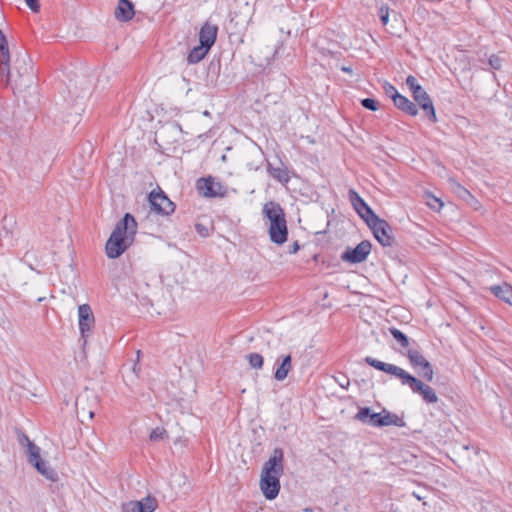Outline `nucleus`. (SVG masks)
<instances>
[{"instance_id":"1","label":"nucleus","mask_w":512,"mask_h":512,"mask_svg":"<svg viewBox=\"0 0 512 512\" xmlns=\"http://www.w3.org/2000/svg\"><path fill=\"white\" fill-rule=\"evenodd\" d=\"M284 472V454L282 449L273 450L269 459L263 464L259 486L268 500L275 499L280 491V477Z\"/></svg>"},{"instance_id":"2","label":"nucleus","mask_w":512,"mask_h":512,"mask_svg":"<svg viewBox=\"0 0 512 512\" xmlns=\"http://www.w3.org/2000/svg\"><path fill=\"white\" fill-rule=\"evenodd\" d=\"M365 361L375 369L399 378L402 384L408 385L413 392L419 393L425 402L436 403L438 401V396L432 387L424 384L422 381L407 373L402 368L393 364L376 360L372 357H366Z\"/></svg>"},{"instance_id":"3","label":"nucleus","mask_w":512,"mask_h":512,"mask_svg":"<svg viewBox=\"0 0 512 512\" xmlns=\"http://www.w3.org/2000/svg\"><path fill=\"white\" fill-rule=\"evenodd\" d=\"M0 75L5 77L6 84L11 85L14 90L23 91L32 82L30 59L24 53L19 54L14 61L13 69L9 67L8 73L0 71Z\"/></svg>"},{"instance_id":"4","label":"nucleus","mask_w":512,"mask_h":512,"mask_svg":"<svg viewBox=\"0 0 512 512\" xmlns=\"http://www.w3.org/2000/svg\"><path fill=\"white\" fill-rule=\"evenodd\" d=\"M19 442L25 450L28 462L47 480L55 482L58 480L56 471L50 466L49 462L41 457V449L33 443L25 434L21 435Z\"/></svg>"},{"instance_id":"5","label":"nucleus","mask_w":512,"mask_h":512,"mask_svg":"<svg viewBox=\"0 0 512 512\" xmlns=\"http://www.w3.org/2000/svg\"><path fill=\"white\" fill-rule=\"evenodd\" d=\"M370 216L366 219L367 225L372 229L375 238L383 246L393 244L392 228L383 219H380L373 211H369Z\"/></svg>"},{"instance_id":"6","label":"nucleus","mask_w":512,"mask_h":512,"mask_svg":"<svg viewBox=\"0 0 512 512\" xmlns=\"http://www.w3.org/2000/svg\"><path fill=\"white\" fill-rule=\"evenodd\" d=\"M98 401L97 394L89 389H85L78 395L75 405L77 414L82 422L93 419Z\"/></svg>"},{"instance_id":"7","label":"nucleus","mask_w":512,"mask_h":512,"mask_svg":"<svg viewBox=\"0 0 512 512\" xmlns=\"http://www.w3.org/2000/svg\"><path fill=\"white\" fill-rule=\"evenodd\" d=\"M148 199L151 209L157 214L168 216L175 211L174 203L160 189L153 190Z\"/></svg>"},{"instance_id":"8","label":"nucleus","mask_w":512,"mask_h":512,"mask_svg":"<svg viewBox=\"0 0 512 512\" xmlns=\"http://www.w3.org/2000/svg\"><path fill=\"white\" fill-rule=\"evenodd\" d=\"M118 231H113L106 242L105 252L108 258L115 259L122 255L130 246V238H118Z\"/></svg>"},{"instance_id":"9","label":"nucleus","mask_w":512,"mask_h":512,"mask_svg":"<svg viewBox=\"0 0 512 512\" xmlns=\"http://www.w3.org/2000/svg\"><path fill=\"white\" fill-rule=\"evenodd\" d=\"M78 318L80 333L84 343H86V339L91 334L95 325V318L88 304H82L78 307Z\"/></svg>"},{"instance_id":"10","label":"nucleus","mask_w":512,"mask_h":512,"mask_svg":"<svg viewBox=\"0 0 512 512\" xmlns=\"http://www.w3.org/2000/svg\"><path fill=\"white\" fill-rule=\"evenodd\" d=\"M197 190L204 197H223L226 194L225 187L213 178H201L197 181Z\"/></svg>"},{"instance_id":"11","label":"nucleus","mask_w":512,"mask_h":512,"mask_svg":"<svg viewBox=\"0 0 512 512\" xmlns=\"http://www.w3.org/2000/svg\"><path fill=\"white\" fill-rule=\"evenodd\" d=\"M407 357L410 361V364L414 368H421L422 373L421 376L427 381H432L434 378V372L431 364L427 361V359L415 349H409L407 352Z\"/></svg>"},{"instance_id":"12","label":"nucleus","mask_w":512,"mask_h":512,"mask_svg":"<svg viewBox=\"0 0 512 512\" xmlns=\"http://www.w3.org/2000/svg\"><path fill=\"white\" fill-rule=\"evenodd\" d=\"M371 251L369 241L360 242L355 248H348L341 256V259L349 263H360L366 260Z\"/></svg>"},{"instance_id":"13","label":"nucleus","mask_w":512,"mask_h":512,"mask_svg":"<svg viewBox=\"0 0 512 512\" xmlns=\"http://www.w3.org/2000/svg\"><path fill=\"white\" fill-rule=\"evenodd\" d=\"M113 231H118V238H124L128 236L130 238V245L134 241V237L137 231V223L134 217L126 213L121 221H119Z\"/></svg>"},{"instance_id":"14","label":"nucleus","mask_w":512,"mask_h":512,"mask_svg":"<svg viewBox=\"0 0 512 512\" xmlns=\"http://www.w3.org/2000/svg\"><path fill=\"white\" fill-rule=\"evenodd\" d=\"M263 214L267 218L268 228L285 218L283 209L278 203L274 201H270L264 204Z\"/></svg>"},{"instance_id":"15","label":"nucleus","mask_w":512,"mask_h":512,"mask_svg":"<svg viewBox=\"0 0 512 512\" xmlns=\"http://www.w3.org/2000/svg\"><path fill=\"white\" fill-rule=\"evenodd\" d=\"M268 233L270 240L277 244L282 245L287 241L288 237V228H287V222L284 218L278 223H275L271 227L268 228Z\"/></svg>"},{"instance_id":"16","label":"nucleus","mask_w":512,"mask_h":512,"mask_svg":"<svg viewBox=\"0 0 512 512\" xmlns=\"http://www.w3.org/2000/svg\"><path fill=\"white\" fill-rule=\"evenodd\" d=\"M155 508V500L148 497L141 501H130L123 504L122 512H153Z\"/></svg>"},{"instance_id":"17","label":"nucleus","mask_w":512,"mask_h":512,"mask_svg":"<svg viewBox=\"0 0 512 512\" xmlns=\"http://www.w3.org/2000/svg\"><path fill=\"white\" fill-rule=\"evenodd\" d=\"M414 100L418 103V105L427 112L428 117L433 121H437L436 113L432 101L427 94V92L421 88L419 93L413 94Z\"/></svg>"},{"instance_id":"18","label":"nucleus","mask_w":512,"mask_h":512,"mask_svg":"<svg viewBox=\"0 0 512 512\" xmlns=\"http://www.w3.org/2000/svg\"><path fill=\"white\" fill-rule=\"evenodd\" d=\"M490 292L498 299L512 306V286L507 282L498 285H490Z\"/></svg>"},{"instance_id":"19","label":"nucleus","mask_w":512,"mask_h":512,"mask_svg":"<svg viewBox=\"0 0 512 512\" xmlns=\"http://www.w3.org/2000/svg\"><path fill=\"white\" fill-rule=\"evenodd\" d=\"M134 6L129 0H119L114 15L118 21L126 22L133 18Z\"/></svg>"},{"instance_id":"20","label":"nucleus","mask_w":512,"mask_h":512,"mask_svg":"<svg viewBox=\"0 0 512 512\" xmlns=\"http://www.w3.org/2000/svg\"><path fill=\"white\" fill-rule=\"evenodd\" d=\"M392 99L395 106L401 109L402 111L406 112L411 116L417 115L418 110L415 104L412 101H410L407 97L399 94L398 92H395V94L392 95Z\"/></svg>"},{"instance_id":"21","label":"nucleus","mask_w":512,"mask_h":512,"mask_svg":"<svg viewBox=\"0 0 512 512\" xmlns=\"http://www.w3.org/2000/svg\"><path fill=\"white\" fill-rule=\"evenodd\" d=\"M217 35V27L206 23L200 30L199 41L200 44L206 45L208 48L214 44Z\"/></svg>"},{"instance_id":"22","label":"nucleus","mask_w":512,"mask_h":512,"mask_svg":"<svg viewBox=\"0 0 512 512\" xmlns=\"http://www.w3.org/2000/svg\"><path fill=\"white\" fill-rule=\"evenodd\" d=\"M350 199L352 201V204L354 208L356 209L357 213L360 215V217L366 221L368 216H370L369 211H373L366 203L365 201L355 192L350 191Z\"/></svg>"},{"instance_id":"23","label":"nucleus","mask_w":512,"mask_h":512,"mask_svg":"<svg viewBox=\"0 0 512 512\" xmlns=\"http://www.w3.org/2000/svg\"><path fill=\"white\" fill-rule=\"evenodd\" d=\"M383 426L403 427V426H405V422L398 415L393 414L387 410H383L381 412V416H380V420H379V427H383Z\"/></svg>"},{"instance_id":"24","label":"nucleus","mask_w":512,"mask_h":512,"mask_svg":"<svg viewBox=\"0 0 512 512\" xmlns=\"http://www.w3.org/2000/svg\"><path fill=\"white\" fill-rule=\"evenodd\" d=\"M10 54L8 42L4 34L0 36V71L9 72Z\"/></svg>"},{"instance_id":"25","label":"nucleus","mask_w":512,"mask_h":512,"mask_svg":"<svg viewBox=\"0 0 512 512\" xmlns=\"http://www.w3.org/2000/svg\"><path fill=\"white\" fill-rule=\"evenodd\" d=\"M380 413H371L369 408H362L356 414V419L368 423L372 426L379 427Z\"/></svg>"},{"instance_id":"26","label":"nucleus","mask_w":512,"mask_h":512,"mask_svg":"<svg viewBox=\"0 0 512 512\" xmlns=\"http://www.w3.org/2000/svg\"><path fill=\"white\" fill-rule=\"evenodd\" d=\"M292 369V359L290 355H286L282 358L279 367L276 369L274 378L277 381H283L287 378L289 372Z\"/></svg>"},{"instance_id":"27","label":"nucleus","mask_w":512,"mask_h":512,"mask_svg":"<svg viewBox=\"0 0 512 512\" xmlns=\"http://www.w3.org/2000/svg\"><path fill=\"white\" fill-rule=\"evenodd\" d=\"M450 188L451 190L461 199L465 200L466 202H476L475 198L470 194V192L464 188L462 185H460L455 180H450Z\"/></svg>"},{"instance_id":"28","label":"nucleus","mask_w":512,"mask_h":512,"mask_svg":"<svg viewBox=\"0 0 512 512\" xmlns=\"http://www.w3.org/2000/svg\"><path fill=\"white\" fill-rule=\"evenodd\" d=\"M209 50L210 48L202 44L194 47L187 57L188 62L191 64L198 63L206 56Z\"/></svg>"},{"instance_id":"29","label":"nucleus","mask_w":512,"mask_h":512,"mask_svg":"<svg viewBox=\"0 0 512 512\" xmlns=\"http://www.w3.org/2000/svg\"><path fill=\"white\" fill-rule=\"evenodd\" d=\"M268 172L273 178L282 183H287L290 179L287 170L282 166L272 167L269 165Z\"/></svg>"},{"instance_id":"30","label":"nucleus","mask_w":512,"mask_h":512,"mask_svg":"<svg viewBox=\"0 0 512 512\" xmlns=\"http://www.w3.org/2000/svg\"><path fill=\"white\" fill-rule=\"evenodd\" d=\"M426 203L431 209L437 212H439L444 206V203L441 199L430 193L426 194Z\"/></svg>"},{"instance_id":"31","label":"nucleus","mask_w":512,"mask_h":512,"mask_svg":"<svg viewBox=\"0 0 512 512\" xmlns=\"http://www.w3.org/2000/svg\"><path fill=\"white\" fill-rule=\"evenodd\" d=\"M168 438L167 431L163 427H156L150 434V440L152 442L163 441Z\"/></svg>"},{"instance_id":"32","label":"nucleus","mask_w":512,"mask_h":512,"mask_svg":"<svg viewBox=\"0 0 512 512\" xmlns=\"http://www.w3.org/2000/svg\"><path fill=\"white\" fill-rule=\"evenodd\" d=\"M249 365L254 369H261L263 366V357L258 353H251L247 357Z\"/></svg>"},{"instance_id":"33","label":"nucleus","mask_w":512,"mask_h":512,"mask_svg":"<svg viewBox=\"0 0 512 512\" xmlns=\"http://www.w3.org/2000/svg\"><path fill=\"white\" fill-rule=\"evenodd\" d=\"M391 334L400 343V345L402 347H408L409 340L406 337V335H404L401 331H399L398 329L393 328V329H391Z\"/></svg>"},{"instance_id":"34","label":"nucleus","mask_w":512,"mask_h":512,"mask_svg":"<svg viewBox=\"0 0 512 512\" xmlns=\"http://www.w3.org/2000/svg\"><path fill=\"white\" fill-rule=\"evenodd\" d=\"M406 84L411 90L412 94L419 93L420 89L422 88L421 85L417 83V80L414 76H408L406 79Z\"/></svg>"},{"instance_id":"35","label":"nucleus","mask_w":512,"mask_h":512,"mask_svg":"<svg viewBox=\"0 0 512 512\" xmlns=\"http://www.w3.org/2000/svg\"><path fill=\"white\" fill-rule=\"evenodd\" d=\"M503 59L499 55H491L489 58V65L494 70H499L502 66Z\"/></svg>"},{"instance_id":"36","label":"nucleus","mask_w":512,"mask_h":512,"mask_svg":"<svg viewBox=\"0 0 512 512\" xmlns=\"http://www.w3.org/2000/svg\"><path fill=\"white\" fill-rule=\"evenodd\" d=\"M379 16L383 25H387L389 21V8L388 6H381L379 8Z\"/></svg>"},{"instance_id":"37","label":"nucleus","mask_w":512,"mask_h":512,"mask_svg":"<svg viewBox=\"0 0 512 512\" xmlns=\"http://www.w3.org/2000/svg\"><path fill=\"white\" fill-rule=\"evenodd\" d=\"M362 105L371 111H376L378 109V103L376 100L371 98H366L362 100Z\"/></svg>"},{"instance_id":"38","label":"nucleus","mask_w":512,"mask_h":512,"mask_svg":"<svg viewBox=\"0 0 512 512\" xmlns=\"http://www.w3.org/2000/svg\"><path fill=\"white\" fill-rule=\"evenodd\" d=\"M27 6L33 11L38 12L39 11V0H25Z\"/></svg>"},{"instance_id":"39","label":"nucleus","mask_w":512,"mask_h":512,"mask_svg":"<svg viewBox=\"0 0 512 512\" xmlns=\"http://www.w3.org/2000/svg\"><path fill=\"white\" fill-rule=\"evenodd\" d=\"M299 244L298 242H294L292 245L289 246V253L290 254H296L299 250Z\"/></svg>"},{"instance_id":"40","label":"nucleus","mask_w":512,"mask_h":512,"mask_svg":"<svg viewBox=\"0 0 512 512\" xmlns=\"http://www.w3.org/2000/svg\"><path fill=\"white\" fill-rule=\"evenodd\" d=\"M386 92H387V93H391V96H392V95H393V94H395V92H397V91H396V89H395L392 85H388V86L386 87Z\"/></svg>"},{"instance_id":"41","label":"nucleus","mask_w":512,"mask_h":512,"mask_svg":"<svg viewBox=\"0 0 512 512\" xmlns=\"http://www.w3.org/2000/svg\"><path fill=\"white\" fill-rule=\"evenodd\" d=\"M486 274L492 278V276L494 275V272L492 270H487Z\"/></svg>"},{"instance_id":"42","label":"nucleus","mask_w":512,"mask_h":512,"mask_svg":"<svg viewBox=\"0 0 512 512\" xmlns=\"http://www.w3.org/2000/svg\"><path fill=\"white\" fill-rule=\"evenodd\" d=\"M342 70L344 72H351V69L349 67H343Z\"/></svg>"},{"instance_id":"43","label":"nucleus","mask_w":512,"mask_h":512,"mask_svg":"<svg viewBox=\"0 0 512 512\" xmlns=\"http://www.w3.org/2000/svg\"><path fill=\"white\" fill-rule=\"evenodd\" d=\"M301 512H312V510H311V509H308V508H305V509H303Z\"/></svg>"},{"instance_id":"44","label":"nucleus","mask_w":512,"mask_h":512,"mask_svg":"<svg viewBox=\"0 0 512 512\" xmlns=\"http://www.w3.org/2000/svg\"><path fill=\"white\" fill-rule=\"evenodd\" d=\"M175 128H176L177 130H179V131H182V129H181V127H180V125H178V124H176V125H175Z\"/></svg>"},{"instance_id":"45","label":"nucleus","mask_w":512,"mask_h":512,"mask_svg":"<svg viewBox=\"0 0 512 512\" xmlns=\"http://www.w3.org/2000/svg\"><path fill=\"white\" fill-rule=\"evenodd\" d=\"M2 34H3V33H2V31L0 30V36H2Z\"/></svg>"}]
</instances>
